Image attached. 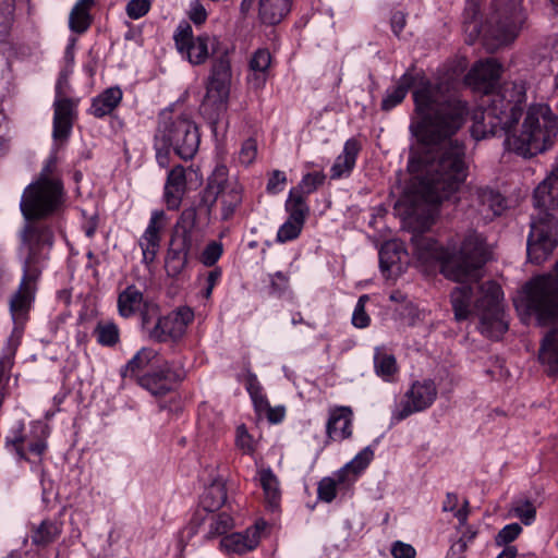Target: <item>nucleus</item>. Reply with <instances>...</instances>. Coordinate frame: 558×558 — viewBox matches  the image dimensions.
I'll list each match as a JSON object with an SVG mask.
<instances>
[{
    "label": "nucleus",
    "instance_id": "603ef678",
    "mask_svg": "<svg viewBox=\"0 0 558 558\" xmlns=\"http://www.w3.org/2000/svg\"><path fill=\"white\" fill-rule=\"evenodd\" d=\"M521 533L522 526L519 523L507 524L495 536V545L498 547L511 546L510 543L515 541Z\"/></svg>",
    "mask_w": 558,
    "mask_h": 558
},
{
    "label": "nucleus",
    "instance_id": "f03ea898",
    "mask_svg": "<svg viewBox=\"0 0 558 558\" xmlns=\"http://www.w3.org/2000/svg\"><path fill=\"white\" fill-rule=\"evenodd\" d=\"M20 209L25 225L20 232L17 256L23 265V277L19 290L10 300V314L13 329L9 338L10 347H17L22 339L24 327L29 318L31 287L35 282V178L24 189Z\"/></svg>",
    "mask_w": 558,
    "mask_h": 558
},
{
    "label": "nucleus",
    "instance_id": "0e129e2a",
    "mask_svg": "<svg viewBox=\"0 0 558 558\" xmlns=\"http://www.w3.org/2000/svg\"><path fill=\"white\" fill-rule=\"evenodd\" d=\"M166 184L186 189L185 168L181 165L172 168L167 175Z\"/></svg>",
    "mask_w": 558,
    "mask_h": 558
},
{
    "label": "nucleus",
    "instance_id": "473e14b6",
    "mask_svg": "<svg viewBox=\"0 0 558 558\" xmlns=\"http://www.w3.org/2000/svg\"><path fill=\"white\" fill-rule=\"evenodd\" d=\"M473 288L470 284L456 287L450 293V303L457 322L466 320L471 315Z\"/></svg>",
    "mask_w": 558,
    "mask_h": 558
},
{
    "label": "nucleus",
    "instance_id": "37998d69",
    "mask_svg": "<svg viewBox=\"0 0 558 558\" xmlns=\"http://www.w3.org/2000/svg\"><path fill=\"white\" fill-rule=\"evenodd\" d=\"M58 147L52 148L47 159L44 161L40 172L37 174L39 181H53L63 179L59 167Z\"/></svg>",
    "mask_w": 558,
    "mask_h": 558
},
{
    "label": "nucleus",
    "instance_id": "a18cd8bd",
    "mask_svg": "<svg viewBox=\"0 0 558 558\" xmlns=\"http://www.w3.org/2000/svg\"><path fill=\"white\" fill-rule=\"evenodd\" d=\"M211 520L207 538L225 535L234 526L233 518L225 511L213 515Z\"/></svg>",
    "mask_w": 558,
    "mask_h": 558
},
{
    "label": "nucleus",
    "instance_id": "c9c22d12",
    "mask_svg": "<svg viewBox=\"0 0 558 558\" xmlns=\"http://www.w3.org/2000/svg\"><path fill=\"white\" fill-rule=\"evenodd\" d=\"M93 333L98 344L106 348H113L121 340L120 328L113 320H99Z\"/></svg>",
    "mask_w": 558,
    "mask_h": 558
},
{
    "label": "nucleus",
    "instance_id": "e433bc0d",
    "mask_svg": "<svg viewBox=\"0 0 558 558\" xmlns=\"http://www.w3.org/2000/svg\"><path fill=\"white\" fill-rule=\"evenodd\" d=\"M284 209L288 213V219L293 222H302L305 225L306 218L310 215V206L301 194H296L290 190L288 198L284 203Z\"/></svg>",
    "mask_w": 558,
    "mask_h": 558
},
{
    "label": "nucleus",
    "instance_id": "680f3d73",
    "mask_svg": "<svg viewBox=\"0 0 558 558\" xmlns=\"http://www.w3.org/2000/svg\"><path fill=\"white\" fill-rule=\"evenodd\" d=\"M289 288V277L282 271H276L270 276L269 293L282 295Z\"/></svg>",
    "mask_w": 558,
    "mask_h": 558
},
{
    "label": "nucleus",
    "instance_id": "f704fd0d",
    "mask_svg": "<svg viewBox=\"0 0 558 558\" xmlns=\"http://www.w3.org/2000/svg\"><path fill=\"white\" fill-rule=\"evenodd\" d=\"M259 482L264 492L265 501L272 510H278L281 501L279 481L270 469L259 471Z\"/></svg>",
    "mask_w": 558,
    "mask_h": 558
},
{
    "label": "nucleus",
    "instance_id": "cd10ccee",
    "mask_svg": "<svg viewBox=\"0 0 558 558\" xmlns=\"http://www.w3.org/2000/svg\"><path fill=\"white\" fill-rule=\"evenodd\" d=\"M414 65L410 66L399 78L397 86L391 89H387L384 96L380 109L383 111H390L400 105L407 97L409 90L415 85L416 76L413 73Z\"/></svg>",
    "mask_w": 558,
    "mask_h": 558
},
{
    "label": "nucleus",
    "instance_id": "2f4dec72",
    "mask_svg": "<svg viewBox=\"0 0 558 558\" xmlns=\"http://www.w3.org/2000/svg\"><path fill=\"white\" fill-rule=\"evenodd\" d=\"M94 3V0H78L74 4L69 16V27L73 33L82 35L90 27L93 23L90 10Z\"/></svg>",
    "mask_w": 558,
    "mask_h": 558
},
{
    "label": "nucleus",
    "instance_id": "a878e982",
    "mask_svg": "<svg viewBox=\"0 0 558 558\" xmlns=\"http://www.w3.org/2000/svg\"><path fill=\"white\" fill-rule=\"evenodd\" d=\"M294 0H259L258 20L263 25L276 26L291 12Z\"/></svg>",
    "mask_w": 558,
    "mask_h": 558
},
{
    "label": "nucleus",
    "instance_id": "5701e85b",
    "mask_svg": "<svg viewBox=\"0 0 558 558\" xmlns=\"http://www.w3.org/2000/svg\"><path fill=\"white\" fill-rule=\"evenodd\" d=\"M229 96L230 93L206 89L201 105V113L214 130L227 114Z\"/></svg>",
    "mask_w": 558,
    "mask_h": 558
},
{
    "label": "nucleus",
    "instance_id": "4c0bfd02",
    "mask_svg": "<svg viewBox=\"0 0 558 558\" xmlns=\"http://www.w3.org/2000/svg\"><path fill=\"white\" fill-rule=\"evenodd\" d=\"M539 359L551 368L558 366V329L549 330L541 344Z\"/></svg>",
    "mask_w": 558,
    "mask_h": 558
},
{
    "label": "nucleus",
    "instance_id": "bf43d9fd",
    "mask_svg": "<svg viewBox=\"0 0 558 558\" xmlns=\"http://www.w3.org/2000/svg\"><path fill=\"white\" fill-rule=\"evenodd\" d=\"M270 63L271 54L269 50L266 48H259L253 53L250 60V69L251 71L268 72Z\"/></svg>",
    "mask_w": 558,
    "mask_h": 558
},
{
    "label": "nucleus",
    "instance_id": "bb28decb",
    "mask_svg": "<svg viewBox=\"0 0 558 558\" xmlns=\"http://www.w3.org/2000/svg\"><path fill=\"white\" fill-rule=\"evenodd\" d=\"M122 98L123 92L119 86L108 87L92 99L88 113L97 119L110 116L120 106Z\"/></svg>",
    "mask_w": 558,
    "mask_h": 558
},
{
    "label": "nucleus",
    "instance_id": "13d9d810",
    "mask_svg": "<svg viewBox=\"0 0 558 558\" xmlns=\"http://www.w3.org/2000/svg\"><path fill=\"white\" fill-rule=\"evenodd\" d=\"M186 189L165 184V203L169 210L179 209Z\"/></svg>",
    "mask_w": 558,
    "mask_h": 558
},
{
    "label": "nucleus",
    "instance_id": "4468645a",
    "mask_svg": "<svg viewBox=\"0 0 558 558\" xmlns=\"http://www.w3.org/2000/svg\"><path fill=\"white\" fill-rule=\"evenodd\" d=\"M173 40L179 53L191 64H204L209 57L210 37L207 34L194 36L192 26L186 21H181L177 26Z\"/></svg>",
    "mask_w": 558,
    "mask_h": 558
},
{
    "label": "nucleus",
    "instance_id": "4d7b16f0",
    "mask_svg": "<svg viewBox=\"0 0 558 558\" xmlns=\"http://www.w3.org/2000/svg\"><path fill=\"white\" fill-rule=\"evenodd\" d=\"M376 373L381 377H390L397 372L396 357L391 354H384L375 359Z\"/></svg>",
    "mask_w": 558,
    "mask_h": 558
},
{
    "label": "nucleus",
    "instance_id": "7ed1b4c3",
    "mask_svg": "<svg viewBox=\"0 0 558 558\" xmlns=\"http://www.w3.org/2000/svg\"><path fill=\"white\" fill-rule=\"evenodd\" d=\"M533 201L539 213L531 222L526 253L529 262L541 265L558 245V219L548 211L558 207V167L536 186Z\"/></svg>",
    "mask_w": 558,
    "mask_h": 558
},
{
    "label": "nucleus",
    "instance_id": "72a5a7b5",
    "mask_svg": "<svg viewBox=\"0 0 558 558\" xmlns=\"http://www.w3.org/2000/svg\"><path fill=\"white\" fill-rule=\"evenodd\" d=\"M475 195L478 205L492 211L493 216H500L507 209V199L497 190L481 186L476 189Z\"/></svg>",
    "mask_w": 558,
    "mask_h": 558
},
{
    "label": "nucleus",
    "instance_id": "dca6fc26",
    "mask_svg": "<svg viewBox=\"0 0 558 558\" xmlns=\"http://www.w3.org/2000/svg\"><path fill=\"white\" fill-rule=\"evenodd\" d=\"M501 71V64L495 59L478 61L464 76V83L474 90L488 95L498 84Z\"/></svg>",
    "mask_w": 558,
    "mask_h": 558
},
{
    "label": "nucleus",
    "instance_id": "a211bd4d",
    "mask_svg": "<svg viewBox=\"0 0 558 558\" xmlns=\"http://www.w3.org/2000/svg\"><path fill=\"white\" fill-rule=\"evenodd\" d=\"M326 423L327 442L342 441L352 436L353 411L347 405H336L329 409Z\"/></svg>",
    "mask_w": 558,
    "mask_h": 558
},
{
    "label": "nucleus",
    "instance_id": "39448f33",
    "mask_svg": "<svg viewBox=\"0 0 558 558\" xmlns=\"http://www.w3.org/2000/svg\"><path fill=\"white\" fill-rule=\"evenodd\" d=\"M558 134V117L548 105L529 107L520 134H509L505 148L523 158H531L549 149Z\"/></svg>",
    "mask_w": 558,
    "mask_h": 558
},
{
    "label": "nucleus",
    "instance_id": "9d476101",
    "mask_svg": "<svg viewBox=\"0 0 558 558\" xmlns=\"http://www.w3.org/2000/svg\"><path fill=\"white\" fill-rule=\"evenodd\" d=\"M68 193L63 179L53 181H39L37 179V222L40 220L57 218L63 215L66 208ZM53 232L50 228H41L37 223V251L40 245L51 247ZM39 252H37V262Z\"/></svg>",
    "mask_w": 558,
    "mask_h": 558
},
{
    "label": "nucleus",
    "instance_id": "a19ab883",
    "mask_svg": "<svg viewBox=\"0 0 558 558\" xmlns=\"http://www.w3.org/2000/svg\"><path fill=\"white\" fill-rule=\"evenodd\" d=\"M80 98L61 97L53 101V118L75 122Z\"/></svg>",
    "mask_w": 558,
    "mask_h": 558
},
{
    "label": "nucleus",
    "instance_id": "20e7f679",
    "mask_svg": "<svg viewBox=\"0 0 558 558\" xmlns=\"http://www.w3.org/2000/svg\"><path fill=\"white\" fill-rule=\"evenodd\" d=\"M199 143L198 126L189 114L175 113L173 110H163L159 113L155 149L160 167L169 166L171 150L183 160L193 159Z\"/></svg>",
    "mask_w": 558,
    "mask_h": 558
},
{
    "label": "nucleus",
    "instance_id": "052dcab7",
    "mask_svg": "<svg viewBox=\"0 0 558 558\" xmlns=\"http://www.w3.org/2000/svg\"><path fill=\"white\" fill-rule=\"evenodd\" d=\"M247 391L257 408L268 405L267 398L262 393V387L259 386L256 376L251 374L247 380Z\"/></svg>",
    "mask_w": 558,
    "mask_h": 558
},
{
    "label": "nucleus",
    "instance_id": "338daca9",
    "mask_svg": "<svg viewBox=\"0 0 558 558\" xmlns=\"http://www.w3.org/2000/svg\"><path fill=\"white\" fill-rule=\"evenodd\" d=\"M391 555L393 558H415L416 551L410 544L397 541L391 546Z\"/></svg>",
    "mask_w": 558,
    "mask_h": 558
},
{
    "label": "nucleus",
    "instance_id": "1a4fd4ad",
    "mask_svg": "<svg viewBox=\"0 0 558 558\" xmlns=\"http://www.w3.org/2000/svg\"><path fill=\"white\" fill-rule=\"evenodd\" d=\"M523 0H492V12L484 26V37L494 47L514 41L526 20Z\"/></svg>",
    "mask_w": 558,
    "mask_h": 558
},
{
    "label": "nucleus",
    "instance_id": "412c9836",
    "mask_svg": "<svg viewBox=\"0 0 558 558\" xmlns=\"http://www.w3.org/2000/svg\"><path fill=\"white\" fill-rule=\"evenodd\" d=\"M163 211H154L149 223L138 241V245L142 250L143 254V263L149 265L154 263L156 259L157 253L160 248V230H161V220L163 219Z\"/></svg>",
    "mask_w": 558,
    "mask_h": 558
},
{
    "label": "nucleus",
    "instance_id": "774afa93",
    "mask_svg": "<svg viewBox=\"0 0 558 558\" xmlns=\"http://www.w3.org/2000/svg\"><path fill=\"white\" fill-rule=\"evenodd\" d=\"M257 154L256 142L253 138L245 141L240 150V161L250 165L254 161Z\"/></svg>",
    "mask_w": 558,
    "mask_h": 558
},
{
    "label": "nucleus",
    "instance_id": "5fc2aeb1",
    "mask_svg": "<svg viewBox=\"0 0 558 558\" xmlns=\"http://www.w3.org/2000/svg\"><path fill=\"white\" fill-rule=\"evenodd\" d=\"M75 122L69 120L52 119V138L60 145L66 143L71 136Z\"/></svg>",
    "mask_w": 558,
    "mask_h": 558
},
{
    "label": "nucleus",
    "instance_id": "58836bf2",
    "mask_svg": "<svg viewBox=\"0 0 558 558\" xmlns=\"http://www.w3.org/2000/svg\"><path fill=\"white\" fill-rule=\"evenodd\" d=\"M481 13L478 0H466L463 10L462 19L465 32H470V36L477 37L481 33L484 34V25L478 23Z\"/></svg>",
    "mask_w": 558,
    "mask_h": 558
},
{
    "label": "nucleus",
    "instance_id": "ea45409f",
    "mask_svg": "<svg viewBox=\"0 0 558 558\" xmlns=\"http://www.w3.org/2000/svg\"><path fill=\"white\" fill-rule=\"evenodd\" d=\"M405 251L402 243L389 241L381 245L379 251V265L383 271L390 270L393 265L401 262V255Z\"/></svg>",
    "mask_w": 558,
    "mask_h": 558
},
{
    "label": "nucleus",
    "instance_id": "3c124183",
    "mask_svg": "<svg viewBox=\"0 0 558 558\" xmlns=\"http://www.w3.org/2000/svg\"><path fill=\"white\" fill-rule=\"evenodd\" d=\"M303 228L304 223L299 221L293 222L292 220L287 219V221L281 225L277 231L276 242L287 243L296 240L300 236Z\"/></svg>",
    "mask_w": 558,
    "mask_h": 558
},
{
    "label": "nucleus",
    "instance_id": "09e8293b",
    "mask_svg": "<svg viewBox=\"0 0 558 558\" xmlns=\"http://www.w3.org/2000/svg\"><path fill=\"white\" fill-rule=\"evenodd\" d=\"M512 512L524 525H530L536 518V508L529 499H520L513 504Z\"/></svg>",
    "mask_w": 558,
    "mask_h": 558
},
{
    "label": "nucleus",
    "instance_id": "4be33fe9",
    "mask_svg": "<svg viewBox=\"0 0 558 558\" xmlns=\"http://www.w3.org/2000/svg\"><path fill=\"white\" fill-rule=\"evenodd\" d=\"M232 78L231 61L228 51L213 59L210 74L206 82V89L218 93H230Z\"/></svg>",
    "mask_w": 558,
    "mask_h": 558
},
{
    "label": "nucleus",
    "instance_id": "c03bdc74",
    "mask_svg": "<svg viewBox=\"0 0 558 558\" xmlns=\"http://www.w3.org/2000/svg\"><path fill=\"white\" fill-rule=\"evenodd\" d=\"M25 439L23 436L15 435L13 438H5V448L16 456L19 461H27L32 463L28 453H35V441H28L27 444V452L24 449Z\"/></svg>",
    "mask_w": 558,
    "mask_h": 558
},
{
    "label": "nucleus",
    "instance_id": "9b49d317",
    "mask_svg": "<svg viewBox=\"0 0 558 558\" xmlns=\"http://www.w3.org/2000/svg\"><path fill=\"white\" fill-rule=\"evenodd\" d=\"M481 293L475 301V308L481 313L482 333L498 340L509 328L502 304V289L499 283L489 280L481 286Z\"/></svg>",
    "mask_w": 558,
    "mask_h": 558
},
{
    "label": "nucleus",
    "instance_id": "c85d7f7f",
    "mask_svg": "<svg viewBox=\"0 0 558 558\" xmlns=\"http://www.w3.org/2000/svg\"><path fill=\"white\" fill-rule=\"evenodd\" d=\"M204 216V211L199 210L198 204L182 210L177 220L171 236L195 242V235L199 231V216Z\"/></svg>",
    "mask_w": 558,
    "mask_h": 558
},
{
    "label": "nucleus",
    "instance_id": "7c9ffc66",
    "mask_svg": "<svg viewBox=\"0 0 558 558\" xmlns=\"http://www.w3.org/2000/svg\"><path fill=\"white\" fill-rule=\"evenodd\" d=\"M405 397L414 404V409L424 411L436 400L437 388L432 379L416 380L407 391Z\"/></svg>",
    "mask_w": 558,
    "mask_h": 558
},
{
    "label": "nucleus",
    "instance_id": "ddd939ff",
    "mask_svg": "<svg viewBox=\"0 0 558 558\" xmlns=\"http://www.w3.org/2000/svg\"><path fill=\"white\" fill-rule=\"evenodd\" d=\"M185 378V371L174 362L162 360L153 369L137 379V384L155 397H163L172 391L173 386Z\"/></svg>",
    "mask_w": 558,
    "mask_h": 558
},
{
    "label": "nucleus",
    "instance_id": "2eb2a0df",
    "mask_svg": "<svg viewBox=\"0 0 558 558\" xmlns=\"http://www.w3.org/2000/svg\"><path fill=\"white\" fill-rule=\"evenodd\" d=\"M413 255L422 264L439 263L440 272L445 276V267L450 260V251L436 239L425 235L423 232H414L410 239Z\"/></svg>",
    "mask_w": 558,
    "mask_h": 558
},
{
    "label": "nucleus",
    "instance_id": "de8ad7c7",
    "mask_svg": "<svg viewBox=\"0 0 558 558\" xmlns=\"http://www.w3.org/2000/svg\"><path fill=\"white\" fill-rule=\"evenodd\" d=\"M61 533V524L56 521L44 520L37 526V544H49Z\"/></svg>",
    "mask_w": 558,
    "mask_h": 558
},
{
    "label": "nucleus",
    "instance_id": "6e6552de",
    "mask_svg": "<svg viewBox=\"0 0 558 558\" xmlns=\"http://www.w3.org/2000/svg\"><path fill=\"white\" fill-rule=\"evenodd\" d=\"M490 259L486 239L475 230L469 231L458 252L450 251V260L445 267V277L456 282L477 279L480 270Z\"/></svg>",
    "mask_w": 558,
    "mask_h": 558
},
{
    "label": "nucleus",
    "instance_id": "f8f14e48",
    "mask_svg": "<svg viewBox=\"0 0 558 558\" xmlns=\"http://www.w3.org/2000/svg\"><path fill=\"white\" fill-rule=\"evenodd\" d=\"M194 320V312L189 306H179L166 315L158 316L148 338L158 343H178L186 333L187 326Z\"/></svg>",
    "mask_w": 558,
    "mask_h": 558
},
{
    "label": "nucleus",
    "instance_id": "69168bd1",
    "mask_svg": "<svg viewBox=\"0 0 558 558\" xmlns=\"http://www.w3.org/2000/svg\"><path fill=\"white\" fill-rule=\"evenodd\" d=\"M207 16H208L207 11L199 0H194L191 2L190 10H189V19L195 25L204 24L207 20Z\"/></svg>",
    "mask_w": 558,
    "mask_h": 558
},
{
    "label": "nucleus",
    "instance_id": "6ab92c4d",
    "mask_svg": "<svg viewBox=\"0 0 558 558\" xmlns=\"http://www.w3.org/2000/svg\"><path fill=\"white\" fill-rule=\"evenodd\" d=\"M194 243L178 236H170L165 258V269L169 277L178 278L187 267Z\"/></svg>",
    "mask_w": 558,
    "mask_h": 558
},
{
    "label": "nucleus",
    "instance_id": "0eeeda50",
    "mask_svg": "<svg viewBox=\"0 0 558 558\" xmlns=\"http://www.w3.org/2000/svg\"><path fill=\"white\" fill-rule=\"evenodd\" d=\"M513 304L522 315L534 317L538 326L558 320V280L551 275H538L522 287Z\"/></svg>",
    "mask_w": 558,
    "mask_h": 558
},
{
    "label": "nucleus",
    "instance_id": "b1692460",
    "mask_svg": "<svg viewBox=\"0 0 558 558\" xmlns=\"http://www.w3.org/2000/svg\"><path fill=\"white\" fill-rule=\"evenodd\" d=\"M362 149L360 141L351 137L345 141L342 154H340L330 168V179L339 180L342 177H349L353 171L357 156Z\"/></svg>",
    "mask_w": 558,
    "mask_h": 558
},
{
    "label": "nucleus",
    "instance_id": "79ce46f5",
    "mask_svg": "<svg viewBox=\"0 0 558 558\" xmlns=\"http://www.w3.org/2000/svg\"><path fill=\"white\" fill-rule=\"evenodd\" d=\"M325 180L326 175L322 171L308 172L303 175L300 183L291 190L306 198L310 194L317 191L325 183Z\"/></svg>",
    "mask_w": 558,
    "mask_h": 558
},
{
    "label": "nucleus",
    "instance_id": "393cba45",
    "mask_svg": "<svg viewBox=\"0 0 558 558\" xmlns=\"http://www.w3.org/2000/svg\"><path fill=\"white\" fill-rule=\"evenodd\" d=\"M260 542V529L256 524L254 529H247L244 533H231L220 541V547L228 553L243 555L255 549Z\"/></svg>",
    "mask_w": 558,
    "mask_h": 558
},
{
    "label": "nucleus",
    "instance_id": "423d86ee",
    "mask_svg": "<svg viewBox=\"0 0 558 558\" xmlns=\"http://www.w3.org/2000/svg\"><path fill=\"white\" fill-rule=\"evenodd\" d=\"M244 189L238 181L229 179V169L218 163L206 180V185L198 193L199 210L204 211L206 225L217 202L220 204V220L230 221L243 203Z\"/></svg>",
    "mask_w": 558,
    "mask_h": 558
},
{
    "label": "nucleus",
    "instance_id": "864d4df0",
    "mask_svg": "<svg viewBox=\"0 0 558 558\" xmlns=\"http://www.w3.org/2000/svg\"><path fill=\"white\" fill-rule=\"evenodd\" d=\"M141 317V326L143 330H146L148 333V329L153 327L154 320L158 318L160 315V306L153 300L145 302V305L137 313Z\"/></svg>",
    "mask_w": 558,
    "mask_h": 558
},
{
    "label": "nucleus",
    "instance_id": "aec40b11",
    "mask_svg": "<svg viewBox=\"0 0 558 558\" xmlns=\"http://www.w3.org/2000/svg\"><path fill=\"white\" fill-rule=\"evenodd\" d=\"M162 360L157 350L150 347H143L121 367L120 375L123 379L130 378L137 381L138 377L153 369Z\"/></svg>",
    "mask_w": 558,
    "mask_h": 558
},
{
    "label": "nucleus",
    "instance_id": "6e6d98bb",
    "mask_svg": "<svg viewBox=\"0 0 558 558\" xmlns=\"http://www.w3.org/2000/svg\"><path fill=\"white\" fill-rule=\"evenodd\" d=\"M317 496L322 501L331 502L337 497V481L326 476L318 482Z\"/></svg>",
    "mask_w": 558,
    "mask_h": 558
},
{
    "label": "nucleus",
    "instance_id": "c756f323",
    "mask_svg": "<svg viewBox=\"0 0 558 558\" xmlns=\"http://www.w3.org/2000/svg\"><path fill=\"white\" fill-rule=\"evenodd\" d=\"M148 301L149 300L145 299L144 293L135 284H129L118 294V313L122 318L129 319L134 317L145 305V302Z\"/></svg>",
    "mask_w": 558,
    "mask_h": 558
},
{
    "label": "nucleus",
    "instance_id": "49530a36",
    "mask_svg": "<svg viewBox=\"0 0 558 558\" xmlns=\"http://www.w3.org/2000/svg\"><path fill=\"white\" fill-rule=\"evenodd\" d=\"M223 254V244L213 240L206 244L199 255V262L205 267H214Z\"/></svg>",
    "mask_w": 558,
    "mask_h": 558
},
{
    "label": "nucleus",
    "instance_id": "f257e3e1",
    "mask_svg": "<svg viewBox=\"0 0 558 558\" xmlns=\"http://www.w3.org/2000/svg\"><path fill=\"white\" fill-rule=\"evenodd\" d=\"M486 96V106L473 110L466 99L449 93L444 83H434L425 75L420 77L412 92L414 118L410 131L418 146L416 162L426 168V174L415 178L409 186L415 199L440 204L465 182L466 145L453 137L470 119L471 136L476 141L507 137L518 124L526 101L523 83L505 82Z\"/></svg>",
    "mask_w": 558,
    "mask_h": 558
},
{
    "label": "nucleus",
    "instance_id": "f3484780",
    "mask_svg": "<svg viewBox=\"0 0 558 558\" xmlns=\"http://www.w3.org/2000/svg\"><path fill=\"white\" fill-rule=\"evenodd\" d=\"M227 488L222 480H214L204 490L201 497L202 510H197L192 517L190 524L193 527H198L204 521L205 517L202 512L214 513L218 511L227 502Z\"/></svg>",
    "mask_w": 558,
    "mask_h": 558
},
{
    "label": "nucleus",
    "instance_id": "8fccbe9b",
    "mask_svg": "<svg viewBox=\"0 0 558 558\" xmlns=\"http://www.w3.org/2000/svg\"><path fill=\"white\" fill-rule=\"evenodd\" d=\"M373 459L374 450L371 446H367L347 463V469H350L351 473L357 476L369 465Z\"/></svg>",
    "mask_w": 558,
    "mask_h": 558
},
{
    "label": "nucleus",
    "instance_id": "e2e57ef3",
    "mask_svg": "<svg viewBox=\"0 0 558 558\" xmlns=\"http://www.w3.org/2000/svg\"><path fill=\"white\" fill-rule=\"evenodd\" d=\"M150 9L149 0H131L126 4V14L132 20H137L143 17L148 13Z\"/></svg>",
    "mask_w": 558,
    "mask_h": 558
}]
</instances>
